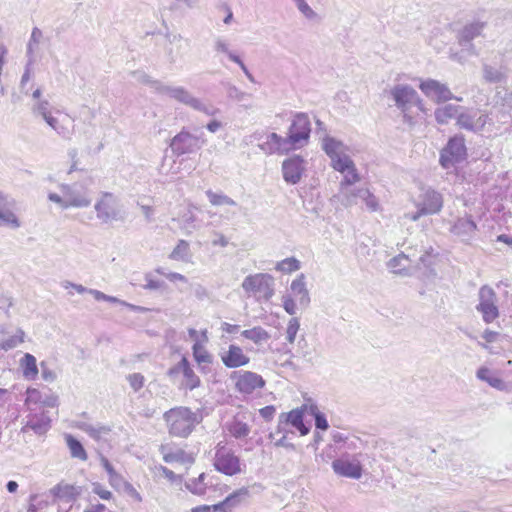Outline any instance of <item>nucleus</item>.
I'll return each mask as SVG.
<instances>
[{"label":"nucleus","instance_id":"nucleus-22","mask_svg":"<svg viewBox=\"0 0 512 512\" xmlns=\"http://www.w3.org/2000/svg\"><path fill=\"white\" fill-rule=\"evenodd\" d=\"M258 146L266 154H285L292 150L287 138L274 132L267 134Z\"/></svg>","mask_w":512,"mask_h":512},{"label":"nucleus","instance_id":"nucleus-23","mask_svg":"<svg viewBox=\"0 0 512 512\" xmlns=\"http://www.w3.org/2000/svg\"><path fill=\"white\" fill-rule=\"evenodd\" d=\"M220 358L224 366L230 369L245 366L250 362L243 349L235 344H230L227 350L222 351Z\"/></svg>","mask_w":512,"mask_h":512},{"label":"nucleus","instance_id":"nucleus-29","mask_svg":"<svg viewBox=\"0 0 512 512\" xmlns=\"http://www.w3.org/2000/svg\"><path fill=\"white\" fill-rule=\"evenodd\" d=\"M290 291L291 293L288 295H292L293 298L297 299L301 307L306 308L309 305L310 297L306 288L304 274H300L296 279L292 281L290 285Z\"/></svg>","mask_w":512,"mask_h":512},{"label":"nucleus","instance_id":"nucleus-31","mask_svg":"<svg viewBox=\"0 0 512 512\" xmlns=\"http://www.w3.org/2000/svg\"><path fill=\"white\" fill-rule=\"evenodd\" d=\"M225 427L228 433L235 439L245 438L250 434L251 431L250 426L237 417L227 422Z\"/></svg>","mask_w":512,"mask_h":512},{"label":"nucleus","instance_id":"nucleus-40","mask_svg":"<svg viewBox=\"0 0 512 512\" xmlns=\"http://www.w3.org/2000/svg\"><path fill=\"white\" fill-rule=\"evenodd\" d=\"M66 444L70 450V454L73 458H77L82 461H86L88 456L83 445L75 439L72 435L67 434L65 436Z\"/></svg>","mask_w":512,"mask_h":512},{"label":"nucleus","instance_id":"nucleus-39","mask_svg":"<svg viewBox=\"0 0 512 512\" xmlns=\"http://www.w3.org/2000/svg\"><path fill=\"white\" fill-rule=\"evenodd\" d=\"M157 170L161 176H174L179 172V165L172 156L164 155Z\"/></svg>","mask_w":512,"mask_h":512},{"label":"nucleus","instance_id":"nucleus-28","mask_svg":"<svg viewBox=\"0 0 512 512\" xmlns=\"http://www.w3.org/2000/svg\"><path fill=\"white\" fill-rule=\"evenodd\" d=\"M477 230V225L471 218H459L451 227V232L463 241L471 240Z\"/></svg>","mask_w":512,"mask_h":512},{"label":"nucleus","instance_id":"nucleus-64","mask_svg":"<svg viewBox=\"0 0 512 512\" xmlns=\"http://www.w3.org/2000/svg\"><path fill=\"white\" fill-rule=\"evenodd\" d=\"M108 480H109V484L113 487V488H120L123 484L124 485H127V486H130V484H128L127 482H125L124 478L117 472H114L110 475H108Z\"/></svg>","mask_w":512,"mask_h":512},{"label":"nucleus","instance_id":"nucleus-56","mask_svg":"<svg viewBox=\"0 0 512 512\" xmlns=\"http://www.w3.org/2000/svg\"><path fill=\"white\" fill-rule=\"evenodd\" d=\"M299 12L307 19L313 20L317 17L316 12L308 5L306 0H293Z\"/></svg>","mask_w":512,"mask_h":512},{"label":"nucleus","instance_id":"nucleus-45","mask_svg":"<svg viewBox=\"0 0 512 512\" xmlns=\"http://www.w3.org/2000/svg\"><path fill=\"white\" fill-rule=\"evenodd\" d=\"M144 280L145 284L143 285V289L145 290L163 292L167 289L166 283L156 278L152 272L145 273Z\"/></svg>","mask_w":512,"mask_h":512},{"label":"nucleus","instance_id":"nucleus-61","mask_svg":"<svg viewBox=\"0 0 512 512\" xmlns=\"http://www.w3.org/2000/svg\"><path fill=\"white\" fill-rule=\"evenodd\" d=\"M34 61H35L34 57L28 58V62L26 64V66H25V71H24V73L22 75L21 82H20L22 90L25 89L26 84L31 79L32 65H33Z\"/></svg>","mask_w":512,"mask_h":512},{"label":"nucleus","instance_id":"nucleus-57","mask_svg":"<svg viewBox=\"0 0 512 512\" xmlns=\"http://www.w3.org/2000/svg\"><path fill=\"white\" fill-rule=\"evenodd\" d=\"M154 272L161 276H164L166 279H168L171 282H176V281L183 282V283L188 282V279L186 278V276H184L180 273H177V272H166L165 269L162 267L156 268L154 270Z\"/></svg>","mask_w":512,"mask_h":512},{"label":"nucleus","instance_id":"nucleus-5","mask_svg":"<svg viewBox=\"0 0 512 512\" xmlns=\"http://www.w3.org/2000/svg\"><path fill=\"white\" fill-rule=\"evenodd\" d=\"M242 288L257 301H268L274 295V278L267 273H256L245 277Z\"/></svg>","mask_w":512,"mask_h":512},{"label":"nucleus","instance_id":"nucleus-18","mask_svg":"<svg viewBox=\"0 0 512 512\" xmlns=\"http://www.w3.org/2000/svg\"><path fill=\"white\" fill-rule=\"evenodd\" d=\"M15 200L0 192V227L18 229L21 221L15 213Z\"/></svg>","mask_w":512,"mask_h":512},{"label":"nucleus","instance_id":"nucleus-11","mask_svg":"<svg viewBox=\"0 0 512 512\" xmlns=\"http://www.w3.org/2000/svg\"><path fill=\"white\" fill-rule=\"evenodd\" d=\"M497 302V294L493 288L484 285L479 289L476 310L481 313L485 323L490 324L499 317Z\"/></svg>","mask_w":512,"mask_h":512},{"label":"nucleus","instance_id":"nucleus-52","mask_svg":"<svg viewBox=\"0 0 512 512\" xmlns=\"http://www.w3.org/2000/svg\"><path fill=\"white\" fill-rule=\"evenodd\" d=\"M404 261H408V256L405 255L404 253H401V254L393 257L392 259H390L387 265H388V268L391 270V272H393L395 274L406 275L407 273H404V271H405V267L403 266Z\"/></svg>","mask_w":512,"mask_h":512},{"label":"nucleus","instance_id":"nucleus-59","mask_svg":"<svg viewBox=\"0 0 512 512\" xmlns=\"http://www.w3.org/2000/svg\"><path fill=\"white\" fill-rule=\"evenodd\" d=\"M282 303H283V308L284 310L289 314V315H295L296 312H297V304H296V301L295 299L292 297V295H283L282 296Z\"/></svg>","mask_w":512,"mask_h":512},{"label":"nucleus","instance_id":"nucleus-32","mask_svg":"<svg viewBox=\"0 0 512 512\" xmlns=\"http://www.w3.org/2000/svg\"><path fill=\"white\" fill-rule=\"evenodd\" d=\"M193 357L200 366L201 370H205L206 365H210L213 362L212 354L206 349L205 345L201 341H197L192 346Z\"/></svg>","mask_w":512,"mask_h":512},{"label":"nucleus","instance_id":"nucleus-37","mask_svg":"<svg viewBox=\"0 0 512 512\" xmlns=\"http://www.w3.org/2000/svg\"><path fill=\"white\" fill-rule=\"evenodd\" d=\"M78 427L87 433L90 437L94 438L95 440H101L104 437H106L111 429L108 426L105 425H93L90 423L82 422L78 425Z\"/></svg>","mask_w":512,"mask_h":512},{"label":"nucleus","instance_id":"nucleus-30","mask_svg":"<svg viewBox=\"0 0 512 512\" xmlns=\"http://www.w3.org/2000/svg\"><path fill=\"white\" fill-rule=\"evenodd\" d=\"M25 332L18 328L14 334H9L5 330H0V349L9 351L16 348L24 342Z\"/></svg>","mask_w":512,"mask_h":512},{"label":"nucleus","instance_id":"nucleus-53","mask_svg":"<svg viewBox=\"0 0 512 512\" xmlns=\"http://www.w3.org/2000/svg\"><path fill=\"white\" fill-rule=\"evenodd\" d=\"M300 328V322L297 317H293L288 321L286 328V340L289 344H293Z\"/></svg>","mask_w":512,"mask_h":512},{"label":"nucleus","instance_id":"nucleus-33","mask_svg":"<svg viewBox=\"0 0 512 512\" xmlns=\"http://www.w3.org/2000/svg\"><path fill=\"white\" fill-rule=\"evenodd\" d=\"M484 27L485 23L480 21H475L465 25L459 34L460 43H469L471 40L481 34Z\"/></svg>","mask_w":512,"mask_h":512},{"label":"nucleus","instance_id":"nucleus-54","mask_svg":"<svg viewBox=\"0 0 512 512\" xmlns=\"http://www.w3.org/2000/svg\"><path fill=\"white\" fill-rule=\"evenodd\" d=\"M133 77L139 82V83H142V84H145V85H148L151 89H153L156 93H157V86L155 85V83L157 84H164L163 82H161L160 80H156V79H153L152 77H150L148 74H146L145 72H142V71H135L133 72Z\"/></svg>","mask_w":512,"mask_h":512},{"label":"nucleus","instance_id":"nucleus-48","mask_svg":"<svg viewBox=\"0 0 512 512\" xmlns=\"http://www.w3.org/2000/svg\"><path fill=\"white\" fill-rule=\"evenodd\" d=\"M206 196L208 197L209 202L213 206H223V205L235 206L236 205V202L232 198H230L229 196H227L223 193H217V192H213L212 190H207Z\"/></svg>","mask_w":512,"mask_h":512},{"label":"nucleus","instance_id":"nucleus-46","mask_svg":"<svg viewBox=\"0 0 512 512\" xmlns=\"http://www.w3.org/2000/svg\"><path fill=\"white\" fill-rule=\"evenodd\" d=\"M183 385L185 388L189 390H193L200 386V378L195 374L193 368L190 363L187 366H184L183 372Z\"/></svg>","mask_w":512,"mask_h":512},{"label":"nucleus","instance_id":"nucleus-24","mask_svg":"<svg viewBox=\"0 0 512 512\" xmlns=\"http://www.w3.org/2000/svg\"><path fill=\"white\" fill-rule=\"evenodd\" d=\"M250 497L249 489L242 487L228 495L220 503L213 505L215 512H232Z\"/></svg>","mask_w":512,"mask_h":512},{"label":"nucleus","instance_id":"nucleus-38","mask_svg":"<svg viewBox=\"0 0 512 512\" xmlns=\"http://www.w3.org/2000/svg\"><path fill=\"white\" fill-rule=\"evenodd\" d=\"M477 378L481 381L487 382L491 387L498 390H503L505 388L504 382L487 367H481L478 369Z\"/></svg>","mask_w":512,"mask_h":512},{"label":"nucleus","instance_id":"nucleus-9","mask_svg":"<svg viewBox=\"0 0 512 512\" xmlns=\"http://www.w3.org/2000/svg\"><path fill=\"white\" fill-rule=\"evenodd\" d=\"M487 124H492V119L485 110L465 106L456 122L459 129L473 133L481 132Z\"/></svg>","mask_w":512,"mask_h":512},{"label":"nucleus","instance_id":"nucleus-1","mask_svg":"<svg viewBox=\"0 0 512 512\" xmlns=\"http://www.w3.org/2000/svg\"><path fill=\"white\" fill-rule=\"evenodd\" d=\"M395 106L401 111L403 121L412 126L415 123L414 109L424 112L423 100L417 91L408 84H396L387 91Z\"/></svg>","mask_w":512,"mask_h":512},{"label":"nucleus","instance_id":"nucleus-2","mask_svg":"<svg viewBox=\"0 0 512 512\" xmlns=\"http://www.w3.org/2000/svg\"><path fill=\"white\" fill-rule=\"evenodd\" d=\"M163 419L171 436L187 438L202 421V416L188 407L179 406L166 411Z\"/></svg>","mask_w":512,"mask_h":512},{"label":"nucleus","instance_id":"nucleus-41","mask_svg":"<svg viewBox=\"0 0 512 512\" xmlns=\"http://www.w3.org/2000/svg\"><path fill=\"white\" fill-rule=\"evenodd\" d=\"M31 111L34 117L41 118L43 121H45L49 116H51L55 112L50 102L45 99L35 101L32 105Z\"/></svg>","mask_w":512,"mask_h":512},{"label":"nucleus","instance_id":"nucleus-4","mask_svg":"<svg viewBox=\"0 0 512 512\" xmlns=\"http://www.w3.org/2000/svg\"><path fill=\"white\" fill-rule=\"evenodd\" d=\"M62 195L49 193L48 199L59 205L62 209L87 208L92 203L89 189L78 183L62 184L60 186Z\"/></svg>","mask_w":512,"mask_h":512},{"label":"nucleus","instance_id":"nucleus-44","mask_svg":"<svg viewBox=\"0 0 512 512\" xmlns=\"http://www.w3.org/2000/svg\"><path fill=\"white\" fill-rule=\"evenodd\" d=\"M340 173L343 175V178L339 183V189H346L347 187L353 186L361 180V176L356 168V165L352 166V168H348L345 172Z\"/></svg>","mask_w":512,"mask_h":512},{"label":"nucleus","instance_id":"nucleus-10","mask_svg":"<svg viewBox=\"0 0 512 512\" xmlns=\"http://www.w3.org/2000/svg\"><path fill=\"white\" fill-rule=\"evenodd\" d=\"M443 206L442 195L434 190H425L416 203L417 211L406 213L404 217L411 221H417L420 217L436 214L441 211Z\"/></svg>","mask_w":512,"mask_h":512},{"label":"nucleus","instance_id":"nucleus-15","mask_svg":"<svg viewBox=\"0 0 512 512\" xmlns=\"http://www.w3.org/2000/svg\"><path fill=\"white\" fill-rule=\"evenodd\" d=\"M44 122L64 140H71L75 134L74 118L60 110H55Z\"/></svg>","mask_w":512,"mask_h":512},{"label":"nucleus","instance_id":"nucleus-43","mask_svg":"<svg viewBox=\"0 0 512 512\" xmlns=\"http://www.w3.org/2000/svg\"><path fill=\"white\" fill-rule=\"evenodd\" d=\"M206 474L201 473L197 478L189 479L185 482V487L192 494L203 495L206 492L207 483L205 482Z\"/></svg>","mask_w":512,"mask_h":512},{"label":"nucleus","instance_id":"nucleus-63","mask_svg":"<svg viewBox=\"0 0 512 512\" xmlns=\"http://www.w3.org/2000/svg\"><path fill=\"white\" fill-rule=\"evenodd\" d=\"M58 406V396L53 393L43 394L42 403L40 408L44 407H57Z\"/></svg>","mask_w":512,"mask_h":512},{"label":"nucleus","instance_id":"nucleus-13","mask_svg":"<svg viewBox=\"0 0 512 512\" xmlns=\"http://www.w3.org/2000/svg\"><path fill=\"white\" fill-rule=\"evenodd\" d=\"M466 157L465 139L462 135L452 137L440 154V164L443 168L449 169L455 163H459Z\"/></svg>","mask_w":512,"mask_h":512},{"label":"nucleus","instance_id":"nucleus-16","mask_svg":"<svg viewBox=\"0 0 512 512\" xmlns=\"http://www.w3.org/2000/svg\"><path fill=\"white\" fill-rule=\"evenodd\" d=\"M420 90L436 103L447 102L449 100L462 101L461 97L454 96L449 87L434 79L421 81Z\"/></svg>","mask_w":512,"mask_h":512},{"label":"nucleus","instance_id":"nucleus-7","mask_svg":"<svg viewBox=\"0 0 512 512\" xmlns=\"http://www.w3.org/2000/svg\"><path fill=\"white\" fill-rule=\"evenodd\" d=\"M336 197L346 208L357 205L361 200L370 211L375 212L379 209L377 198L366 187H354L353 185L346 189H339Z\"/></svg>","mask_w":512,"mask_h":512},{"label":"nucleus","instance_id":"nucleus-55","mask_svg":"<svg viewBox=\"0 0 512 512\" xmlns=\"http://www.w3.org/2000/svg\"><path fill=\"white\" fill-rule=\"evenodd\" d=\"M354 165V161L350 157L349 153H347L342 158L336 160L335 163L331 165V167L337 172H345L348 168H352Z\"/></svg>","mask_w":512,"mask_h":512},{"label":"nucleus","instance_id":"nucleus-12","mask_svg":"<svg viewBox=\"0 0 512 512\" xmlns=\"http://www.w3.org/2000/svg\"><path fill=\"white\" fill-rule=\"evenodd\" d=\"M311 133V123L306 113H297L291 126L287 140L292 149L301 148L308 143Z\"/></svg>","mask_w":512,"mask_h":512},{"label":"nucleus","instance_id":"nucleus-50","mask_svg":"<svg viewBox=\"0 0 512 512\" xmlns=\"http://www.w3.org/2000/svg\"><path fill=\"white\" fill-rule=\"evenodd\" d=\"M214 50L216 53H223L227 55V57L234 63H238L241 60L235 52L230 50L229 43L220 37L214 41Z\"/></svg>","mask_w":512,"mask_h":512},{"label":"nucleus","instance_id":"nucleus-20","mask_svg":"<svg viewBox=\"0 0 512 512\" xmlns=\"http://www.w3.org/2000/svg\"><path fill=\"white\" fill-rule=\"evenodd\" d=\"M333 471L342 477L359 479L362 476L360 461L349 455H344L332 462Z\"/></svg>","mask_w":512,"mask_h":512},{"label":"nucleus","instance_id":"nucleus-17","mask_svg":"<svg viewBox=\"0 0 512 512\" xmlns=\"http://www.w3.org/2000/svg\"><path fill=\"white\" fill-rule=\"evenodd\" d=\"M231 379L235 381V388L241 394L249 395L265 386L263 377L252 371H234Z\"/></svg>","mask_w":512,"mask_h":512},{"label":"nucleus","instance_id":"nucleus-3","mask_svg":"<svg viewBox=\"0 0 512 512\" xmlns=\"http://www.w3.org/2000/svg\"><path fill=\"white\" fill-rule=\"evenodd\" d=\"M157 93L186 105L193 110L202 112L208 117H214L221 113V110L211 103H206L202 99L194 96L188 89L183 86H174L167 84H157Z\"/></svg>","mask_w":512,"mask_h":512},{"label":"nucleus","instance_id":"nucleus-6","mask_svg":"<svg viewBox=\"0 0 512 512\" xmlns=\"http://www.w3.org/2000/svg\"><path fill=\"white\" fill-rule=\"evenodd\" d=\"M213 466L224 475L234 476L243 472L244 465L231 448L220 442L215 447Z\"/></svg>","mask_w":512,"mask_h":512},{"label":"nucleus","instance_id":"nucleus-25","mask_svg":"<svg viewBox=\"0 0 512 512\" xmlns=\"http://www.w3.org/2000/svg\"><path fill=\"white\" fill-rule=\"evenodd\" d=\"M321 146L326 155L330 158V165L334 164L336 160L350 152V149L346 144L329 135L322 138Z\"/></svg>","mask_w":512,"mask_h":512},{"label":"nucleus","instance_id":"nucleus-60","mask_svg":"<svg viewBox=\"0 0 512 512\" xmlns=\"http://www.w3.org/2000/svg\"><path fill=\"white\" fill-rule=\"evenodd\" d=\"M189 363L188 359L183 356L181 360L167 371V375L173 379L177 377L179 374H182L184 366H187Z\"/></svg>","mask_w":512,"mask_h":512},{"label":"nucleus","instance_id":"nucleus-36","mask_svg":"<svg viewBox=\"0 0 512 512\" xmlns=\"http://www.w3.org/2000/svg\"><path fill=\"white\" fill-rule=\"evenodd\" d=\"M241 336L256 345H260L270 339L268 331L261 326H255L251 329L243 330L241 332Z\"/></svg>","mask_w":512,"mask_h":512},{"label":"nucleus","instance_id":"nucleus-58","mask_svg":"<svg viewBox=\"0 0 512 512\" xmlns=\"http://www.w3.org/2000/svg\"><path fill=\"white\" fill-rule=\"evenodd\" d=\"M127 380L131 386V388L137 392L139 391L145 383V378L141 373H132L127 376Z\"/></svg>","mask_w":512,"mask_h":512},{"label":"nucleus","instance_id":"nucleus-35","mask_svg":"<svg viewBox=\"0 0 512 512\" xmlns=\"http://www.w3.org/2000/svg\"><path fill=\"white\" fill-rule=\"evenodd\" d=\"M20 367L22 369L23 376L28 380L36 379L38 375V367L36 363V358L30 354L25 353L22 359L20 360Z\"/></svg>","mask_w":512,"mask_h":512},{"label":"nucleus","instance_id":"nucleus-21","mask_svg":"<svg viewBox=\"0 0 512 512\" xmlns=\"http://www.w3.org/2000/svg\"><path fill=\"white\" fill-rule=\"evenodd\" d=\"M305 170V160L300 156L285 159L282 163L284 180L289 184H297Z\"/></svg>","mask_w":512,"mask_h":512},{"label":"nucleus","instance_id":"nucleus-51","mask_svg":"<svg viewBox=\"0 0 512 512\" xmlns=\"http://www.w3.org/2000/svg\"><path fill=\"white\" fill-rule=\"evenodd\" d=\"M301 267L300 261L296 259L295 257H288L283 259L282 261H279L275 269L282 273H292L297 270H299Z\"/></svg>","mask_w":512,"mask_h":512},{"label":"nucleus","instance_id":"nucleus-34","mask_svg":"<svg viewBox=\"0 0 512 512\" xmlns=\"http://www.w3.org/2000/svg\"><path fill=\"white\" fill-rule=\"evenodd\" d=\"M169 258L174 261L190 263L192 261V252L189 243L186 240H179L170 253Z\"/></svg>","mask_w":512,"mask_h":512},{"label":"nucleus","instance_id":"nucleus-47","mask_svg":"<svg viewBox=\"0 0 512 512\" xmlns=\"http://www.w3.org/2000/svg\"><path fill=\"white\" fill-rule=\"evenodd\" d=\"M26 395L25 405L27 406V409L31 412L37 410L36 406L40 407L42 403L43 393L38 389L28 388Z\"/></svg>","mask_w":512,"mask_h":512},{"label":"nucleus","instance_id":"nucleus-62","mask_svg":"<svg viewBox=\"0 0 512 512\" xmlns=\"http://www.w3.org/2000/svg\"><path fill=\"white\" fill-rule=\"evenodd\" d=\"M92 492L98 495L103 500H109L112 498V493L105 489L100 483L92 484Z\"/></svg>","mask_w":512,"mask_h":512},{"label":"nucleus","instance_id":"nucleus-14","mask_svg":"<svg viewBox=\"0 0 512 512\" xmlns=\"http://www.w3.org/2000/svg\"><path fill=\"white\" fill-rule=\"evenodd\" d=\"M94 210L101 223L117 220L120 212L117 197L113 193L102 192L94 204Z\"/></svg>","mask_w":512,"mask_h":512},{"label":"nucleus","instance_id":"nucleus-27","mask_svg":"<svg viewBox=\"0 0 512 512\" xmlns=\"http://www.w3.org/2000/svg\"><path fill=\"white\" fill-rule=\"evenodd\" d=\"M462 109L463 106L455 104H444L439 106L434 111L435 120L440 125L448 124L452 119L457 122Z\"/></svg>","mask_w":512,"mask_h":512},{"label":"nucleus","instance_id":"nucleus-49","mask_svg":"<svg viewBox=\"0 0 512 512\" xmlns=\"http://www.w3.org/2000/svg\"><path fill=\"white\" fill-rule=\"evenodd\" d=\"M42 40H43V32L38 27H34L32 29L29 42L27 44L28 58L34 57V53L37 51Z\"/></svg>","mask_w":512,"mask_h":512},{"label":"nucleus","instance_id":"nucleus-8","mask_svg":"<svg viewBox=\"0 0 512 512\" xmlns=\"http://www.w3.org/2000/svg\"><path fill=\"white\" fill-rule=\"evenodd\" d=\"M205 143L206 139L202 135H195L183 128L171 139L170 148L176 156H181L196 153Z\"/></svg>","mask_w":512,"mask_h":512},{"label":"nucleus","instance_id":"nucleus-42","mask_svg":"<svg viewBox=\"0 0 512 512\" xmlns=\"http://www.w3.org/2000/svg\"><path fill=\"white\" fill-rule=\"evenodd\" d=\"M483 78L488 83H500L505 79V72L488 64H483Z\"/></svg>","mask_w":512,"mask_h":512},{"label":"nucleus","instance_id":"nucleus-26","mask_svg":"<svg viewBox=\"0 0 512 512\" xmlns=\"http://www.w3.org/2000/svg\"><path fill=\"white\" fill-rule=\"evenodd\" d=\"M290 424L296 428L301 435L309 433V428L303 422V412L300 409H294L288 413H282L279 417L278 432L284 431V425Z\"/></svg>","mask_w":512,"mask_h":512},{"label":"nucleus","instance_id":"nucleus-19","mask_svg":"<svg viewBox=\"0 0 512 512\" xmlns=\"http://www.w3.org/2000/svg\"><path fill=\"white\" fill-rule=\"evenodd\" d=\"M26 419V423L21 428L22 433H26L28 430H32L36 435L43 436L51 428V418L48 415V412L45 410H42L39 413L37 410L32 412L29 411Z\"/></svg>","mask_w":512,"mask_h":512}]
</instances>
